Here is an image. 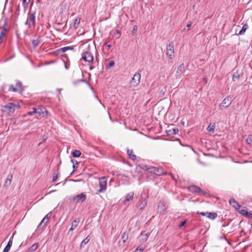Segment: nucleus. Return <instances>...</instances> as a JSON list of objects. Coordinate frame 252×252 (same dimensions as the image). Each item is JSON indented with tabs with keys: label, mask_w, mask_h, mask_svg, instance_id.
<instances>
[{
	"label": "nucleus",
	"mask_w": 252,
	"mask_h": 252,
	"mask_svg": "<svg viewBox=\"0 0 252 252\" xmlns=\"http://www.w3.org/2000/svg\"><path fill=\"white\" fill-rule=\"evenodd\" d=\"M1 88L2 91L4 93L7 92H19L21 93L23 90L22 83L20 81H17L15 86L12 84H5L2 85Z\"/></svg>",
	"instance_id": "obj_1"
},
{
	"label": "nucleus",
	"mask_w": 252,
	"mask_h": 252,
	"mask_svg": "<svg viewBox=\"0 0 252 252\" xmlns=\"http://www.w3.org/2000/svg\"><path fill=\"white\" fill-rule=\"evenodd\" d=\"M25 24L28 26V28H34L35 24V13H31L28 14L27 20Z\"/></svg>",
	"instance_id": "obj_2"
},
{
	"label": "nucleus",
	"mask_w": 252,
	"mask_h": 252,
	"mask_svg": "<svg viewBox=\"0 0 252 252\" xmlns=\"http://www.w3.org/2000/svg\"><path fill=\"white\" fill-rule=\"evenodd\" d=\"M17 107L16 104L9 102L2 107V111L8 114L13 113Z\"/></svg>",
	"instance_id": "obj_3"
},
{
	"label": "nucleus",
	"mask_w": 252,
	"mask_h": 252,
	"mask_svg": "<svg viewBox=\"0 0 252 252\" xmlns=\"http://www.w3.org/2000/svg\"><path fill=\"white\" fill-rule=\"evenodd\" d=\"M51 215V212H50L44 217V218L42 219V220L37 226L36 229L37 231L43 230V228L45 227L46 224L47 223L49 219H50Z\"/></svg>",
	"instance_id": "obj_4"
},
{
	"label": "nucleus",
	"mask_w": 252,
	"mask_h": 252,
	"mask_svg": "<svg viewBox=\"0 0 252 252\" xmlns=\"http://www.w3.org/2000/svg\"><path fill=\"white\" fill-rule=\"evenodd\" d=\"M189 189L190 192L197 193L199 195L203 196L206 194V192L202 190L199 187L195 185H191L189 187Z\"/></svg>",
	"instance_id": "obj_5"
},
{
	"label": "nucleus",
	"mask_w": 252,
	"mask_h": 252,
	"mask_svg": "<svg viewBox=\"0 0 252 252\" xmlns=\"http://www.w3.org/2000/svg\"><path fill=\"white\" fill-rule=\"evenodd\" d=\"M166 55L170 59H173L175 57L174 44L172 42H170L166 46Z\"/></svg>",
	"instance_id": "obj_6"
},
{
	"label": "nucleus",
	"mask_w": 252,
	"mask_h": 252,
	"mask_svg": "<svg viewBox=\"0 0 252 252\" xmlns=\"http://www.w3.org/2000/svg\"><path fill=\"white\" fill-rule=\"evenodd\" d=\"M82 59L85 62L89 63H93L94 62V56L89 51H86L82 54Z\"/></svg>",
	"instance_id": "obj_7"
},
{
	"label": "nucleus",
	"mask_w": 252,
	"mask_h": 252,
	"mask_svg": "<svg viewBox=\"0 0 252 252\" xmlns=\"http://www.w3.org/2000/svg\"><path fill=\"white\" fill-rule=\"evenodd\" d=\"M148 169L149 170V172H151V173L156 174L158 176H161L162 175L164 174L163 169L161 167H151L150 168H149Z\"/></svg>",
	"instance_id": "obj_8"
},
{
	"label": "nucleus",
	"mask_w": 252,
	"mask_h": 252,
	"mask_svg": "<svg viewBox=\"0 0 252 252\" xmlns=\"http://www.w3.org/2000/svg\"><path fill=\"white\" fill-rule=\"evenodd\" d=\"M140 79L141 74L139 72L136 73L130 81L131 86L133 87L138 86L140 82Z\"/></svg>",
	"instance_id": "obj_9"
},
{
	"label": "nucleus",
	"mask_w": 252,
	"mask_h": 252,
	"mask_svg": "<svg viewBox=\"0 0 252 252\" xmlns=\"http://www.w3.org/2000/svg\"><path fill=\"white\" fill-rule=\"evenodd\" d=\"M107 180L105 177H102L99 179V184L100 189L97 190V192L100 193L106 190Z\"/></svg>",
	"instance_id": "obj_10"
},
{
	"label": "nucleus",
	"mask_w": 252,
	"mask_h": 252,
	"mask_svg": "<svg viewBox=\"0 0 252 252\" xmlns=\"http://www.w3.org/2000/svg\"><path fill=\"white\" fill-rule=\"evenodd\" d=\"M33 112L38 115L39 116L44 117L47 114V111L44 108H33Z\"/></svg>",
	"instance_id": "obj_11"
},
{
	"label": "nucleus",
	"mask_w": 252,
	"mask_h": 252,
	"mask_svg": "<svg viewBox=\"0 0 252 252\" xmlns=\"http://www.w3.org/2000/svg\"><path fill=\"white\" fill-rule=\"evenodd\" d=\"M86 199V195L84 193H81L76 195L73 198V201L76 203L79 202H83Z\"/></svg>",
	"instance_id": "obj_12"
},
{
	"label": "nucleus",
	"mask_w": 252,
	"mask_h": 252,
	"mask_svg": "<svg viewBox=\"0 0 252 252\" xmlns=\"http://www.w3.org/2000/svg\"><path fill=\"white\" fill-rule=\"evenodd\" d=\"M13 176L11 174H9L7 176L5 182L3 185V188L4 189H8L10 187L11 184Z\"/></svg>",
	"instance_id": "obj_13"
},
{
	"label": "nucleus",
	"mask_w": 252,
	"mask_h": 252,
	"mask_svg": "<svg viewBox=\"0 0 252 252\" xmlns=\"http://www.w3.org/2000/svg\"><path fill=\"white\" fill-rule=\"evenodd\" d=\"M239 213L248 218L252 219V213L248 212L245 207H243L242 211H239Z\"/></svg>",
	"instance_id": "obj_14"
},
{
	"label": "nucleus",
	"mask_w": 252,
	"mask_h": 252,
	"mask_svg": "<svg viewBox=\"0 0 252 252\" xmlns=\"http://www.w3.org/2000/svg\"><path fill=\"white\" fill-rule=\"evenodd\" d=\"M229 203H230V205H231L236 210H238V209H240V208H241V206L234 199H231L229 200Z\"/></svg>",
	"instance_id": "obj_15"
},
{
	"label": "nucleus",
	"mask_w": 252,
	"mask_h": 252,
	"mask_svg": "<svg viewBox=\"0 0 252 252\" xmlns=\"http://www.w3.org/2000/svg\"><path fill=\"white\" fill-rule=\"evenodd\" d=\"M80 222V220L79 219H76V220H75L71 223V227L70 228L69 231H68V233L70 232V231H72L74 229H75L78 225V224Z\"/></svg>",
	"instance_id": "obj_16"
},
{
	"label": "nucleus",
	"mask_w": 252,
	"mask_h": 252,
	"mask_svg": "<svg viewBox=\"0 0 252 252\" xmlns=\"http://www.w3.org/2000/svg\"><path fill=\"white\" fill-rule=\"evenodd\" d=\"M231 103V99L230 97L228 96L225 97L221 102L222 106L224 107H228Z\"/></svg>",
	"instance_id": "obj_17"
},
{
	"label": "nucleus",
	"mask_w": 252,
	"mask_h": 252,
	"mask_svg": "<svg viewBox=\"0 0 252 252\" xmlns=\"http://www.w3.org/2000/svg\"><path fill=\"white\" fill-rule=\"evenodd\" d=\"M186 70L185 64L184 63H182L178 68L176 73L179 75H181L183 73L185 72Z\"/></svg>",
	"instance_id": "obj_18"
},
{
	"label": "nucleus",
	"mask_w": 252,
	"mask_h": 252,
	"mask_svg": "<svg viewBox=\"0 0 252 252\" xmlns=\"http://www.w3.org/2000/svg\"><path fill=\"white\" fill-rule=\"evenodd\" d=\"M158 211L159 213H163L166 210V207L163 202H160L158 207Z\"/></svg>",
	"instance_id": "obj_19"
},
{
	"label": "nucleus",
	"mask_w": 252,
	"mask_h": 252,
	"mask_svg": "<svg viewBox=\"0 0 252 252\" xmlns=\"http://www.w3.org/2000/svg\"><path fill=\"white\" fill-rule=\"evenodd\" d=\"M134 192H130L129 193H128L126 196V198L124 201V202L125 203H126L127 202L129 201L130 200H131L134 196Z\"/></svg>",
	"instance_id": "obj_20"
},
{
	"label": "nucleus",
	"mask_w": 252,
	"mask_h": 252,
	"mask_svg": "<svg viewBox=\"0 0 252 252\" xmlns=\"http://www.w3.org/2000/svg\"><path fill=\"white\" fill-rule=\"evenodd\" d=\"M127 155L129 156V158L132 160H135L136 158V156L133 154V151L132 150L128 149L127 151Z\"/></svg>",
	"instance_id": "obj_21"
},
{
	"label": "nucleus",
	"mask_w": 252,
	"mask_h": 252,
	"mask_svg": "<svg viewBox=\"0 0 252 252\" xmlns=\"http://www.w3.org/2000/svg\"><path fill=\"white\" fill-rule=\"evenodd\" d=\"M147 200L146 199H144L141 201L140 203L138 205V207L141 209H143L145 206L147 205Z\"/></svg>",
	"instance_id": "obj_22"
},
{
	"label": "nucleus",
	"mask_w": 252,
	"mask_h": 252,
	"mask_svg": "<svg viewBox=\"0 0 252 252\" xmlns=\"http://www.w3.org/2000/svg\"><path fill=\"white\" fill-rule=\"evenodd\" d=\"M12 241L10 239L9 240V241H8L7 245L4 248V250H3L2 252H8L9 251V250H10V248H11V247L12 246Z\"/></svg>",
	"instance_id": "obj_23"
},
{
	"label": "nucleus",
	"mask_w": 252,
	"mask_h": 252,
	"mask_svg": "<svg viewBox=\"0 0 252 252\" xmlns=\"http://www.w3.org/2000/svg\"><path fill=\"white\" fill-rule=\"evenodd\" d=\"M249 28V26L247 24H245L241 30L239 31L238 34L243 35L245 32Z\"/></svg>",
	"instance_id": "obj_24"
},
{
	"label": "nucleus",
	"mask_w": 252,
	"mask_h": 252,
	"mask_svg": "<svg viewBox=\"0 0 252 252\" xmlns=\"http://www.w3.org/2000/svg\"><path fill=\"white\" fill-rule=\"evenodd\" d=\"M234 71L232 79L234 81H235L239 79L240 75L237 70L236 71L234 70Z\"/></svg>",
	"instance_id": "obj_25"
},
{
	"label": "nucleus",
	"mask_w": 252,
	"mask_h": 252,
	"mask_svg": "<svg viewBox=\"0 0 252 252\" xmlns=\"http://www.w3.org/2000/svg\"><path fill=\"white\" fill-rule=\"evenodd\" d=\"M7 31H6V29L2 28L1 31L0 33V43H1L2 42V37H4Z\"/></svg>",
	"instance_id": "obj_26"
},
{
	"label": "nucleus",
	"mask_w": 252,
	"mask_h": 252,
	"mask_svg": "<svg viewBox=\"0 0 252 252\" xmlns=\"http://www.w3.org/2000/svg\"><path fill=\"white\" fill-rule=\"evenodd\" d=\"M179 132V130L177 128H173L171 129H170L168 131L167 134L168 135H176Z\"/></svg>",
	"instance_id": "obj_27"
},
{
	"label": "nucleus",
	"mask_w": 252,
	"mask_h": 252,
	"mask_svg": "<svg viewBox=\"0 0 252 252\" xmlns=\"http://www.w3.org/2000/svg\"><path fill=\"white\" fill-rule=\"evenodd\" d=\"M218 216V215L216 213L214 212H209V214L207 216V218L210 219L211 220H214L216 219Z\"/></svg>",
	"instance_id": "obj_28"
},
{
	"label": "nucleus",
	"mask_w": 252,
	"mask_h": 252,
	"mask_svg": "<svg viewBox=\"0 0 252 252\" xmlns=\"http://www.w3.org/2000/svg\"><path fill=\"white\" fill-rule=\"evenodd\" d=\"M38 247V244L37 243L33 244L29 249V251L31 252H34Z\"/></svg>",
	"instance_id": "obj_29"
},
{
	"label": "nucleus",
	"mask_w": 252,
	"mask_h": 252,
	"mask_svg": "<svg viewBox=\"0 0 252 252\" xmlns=\"http://www.w3.org/2000/svg\"><path fill=\"white\" fill-rule=\"evenodd\" d=\"M90 239L89 238V236H87L85 239H84L82 241V242L80 245V247L81 248L83 247L84 246V245L88 244V242L90 241Z\"/></svg>",
	"instance_id": "obj_30"
},
{
	"label": "nucleus",
	"mask_w": 252,
	"mask_h": 252,
	"mask_svg": "<svg viewBox=\"0 0 252 252\" xmlns=\"http://www.w3.org/2000/svg\"><path fill=\"white\" fill-rule=\"evenodd\" d=\"M72 155L74 157H79L81 155V152L79 150H76L72 153Z\"/></svg>",
	"instance_id": "obj_31"
},
{
	"label": "nucleus",
	"mask_w": 252,
	"mask_h": 252,
	"mask_svg": "<svg viewBox=\"0 0 252 252\" xmlns=\"http://www.w3.org/2000/svg\"><path fill=\"white\" fill-rule=\"evenodd\" d=\"M128 238V234L127 232H124L122 235V240L123 242H125Z\"/></svg>",
	"instance_id": "obj_32"
},
{
	"label": "nucleus",
	"mask_w": 252,
	"mask_h": 252,
	"mask_svg": "<svg viewBox=\"0 0 252 252\" xmlns=\"http://www.w3.org/2000/svg\"><path fill=\"white\" fill-rule=\"evenodd\" d=\"M6 29V31H7L8 28V19L7 18H5L3 20V24L2 25V28Z\"/></svg>",
	"instance_id": "obj_33"
},
{
	"label": "nucleus",
	"mask_w": 252,
	"mask_h": 252,
	"mask_svg": "<svg viewBox=\"0 0 252 252\" xmlns=\"http://www.w3.org/2000/svg\"><path fill=\"white\" fill-rule=\"evenodd\" d=\"M145 247L143 245H140L135 250V252H143Z\"/></svg>",
	"instance_id": "obj_34"
},
{
	"label": "nucleus",
	"mask_w": 252,
	"mask_h": 252,
	"mask_svg": "<svg viewBox=\"0 0 252 252\" xmlns=\"http://www.w3.org/2000/svg\"><path fill=\"white\" fill-rule=\"evenodd\" d=\"M80 23V19L76 18L74 22L73 26L75 29H77Z\"/></svg>",
	"instance_id": "obj_35"
},
{
	"label": "nucleus",
	"mask_w": 252,
	"mask_h": 252,
	"mask_svg": "<svg viewBox=\"0 0 252 252\" xmlns=\"http://www.w3.org/2000/svg\"><path fill=\"white\" fill-rule=\"evenodd\" d=\"M59 169H58L57 170L56 173V172L54 173V174L53 175V180H52L53 182L55 181L58 179L59 172Z\"/></svg>",
	"instance_id": "obj_36"
},
{
	"label": "nucleus",
	"mask_w": 252,
	"mask_h": 252,
	"mask_svg": "<svg viewBox=\"0 0 252 252\" xmlns=\"http://www.w3.org/2000/svg\"><path fill=\"white\" fill-rule=\"evenodd\" d=\"M39 40L38 39H35L32 40V43L34 48H36L39 44Z\"/></svg>",
	"instance_id": "obj_37"
},
{
	"label": "nucleus",
	"mask_w": 252,
	"mask_h": 252,
	"mask_svg": "<svg viewBox=\"0 0 252 252\" xmlns=\"http://www.w3.org/2000/svg\"><path fill=\"white\" fill-rule=\"evenodd\" d=\"M73 48L69 46L64 47L63 48H61L60 50H61L63 52H65L68 50H72Z\"/></svg>",
	"instance_id": "obj_38"
},
{
	"label": "nucleus",
	"mask_w": 252,
	"mask_h": 252,
	"mask_svg": "<svg viewBox=\"0 0 252 252\" xmlns=\"http://www.w3.org/2000/svg\"><path fill=\"white\" fill-rule=\"evenodd\" d=\"M214 128H215V126H214V125H211V124H210L207 127V130L209 132H214Z\"/></svg>",
	"instance_id": "obj_39"
},
{
	"label": "nucleus",
	"mask_w": 252,
	"mask_h": 252,
	"mask_svg": "<svg viewBox=\"0 0 252 252\" xmlns=\"http://www.w3.org/2000/svg\"><path fill=\"white\" fill-rule=\"evenodd\" d=\"M31 0H23V6L27 8Z\"/></svg>",
	"instance_id": "obj_40"
},
{
	"label": "nucleus",
	"mask_w": 252,
	"mask_h": 252,
	"mask_svg": "<svg viewBox=\"0 0 252 252\" xmlns=\"http://www.w3.org/2000/svg\"><path fill=\"white\" fill-rule=\"evenodd\" d=\"M247 142L249 144H252V135H249L248 136V138L247 139Z\"/></svg>",
	"instance_id": "obj_41"
},
{
	"label": "nucleus",
	"mask_w": 252,
	"mask_h": 252,
	"mask_svg": "<svg viewBox=\"0 0 252 252\" xmlns=\"http://www.w3.org/2000/svg\"><path fill=\"white\" fill-rule=\"evenodd\" d=\"M197 213L198 214L201 215L203 216H205V217H207L209 212H198Z\"/></svg>",
	"instance_id": "obj_42"
},
{
	"label": "nucleus",
	"mask_w": 252,
	"mask_h": 252,
	"mask_svg": "<svg viewBox=\"0 0 252 252\" xmlns=\"http://www.w3.org/2000/svg\"><path fill=\"white\" fill-rule=\"evenodd\" d=\"M115 64V63H114V61H111L109 63V64H108V67H113L114 65Z\"/></svg>",
	"instance_id": "obj_43"
},
{
	"label": "nucleus",
	"mask_w": 252,
	"mask_h": 252,
	"mask_svg": "<svg viewBox=\"0 0 252 252\" xmlns=\"http://www.w3.org/2000/svg\"><path fill=\"white\" fill-rule=\"evenodd\" d=\"M71 162L73 163V172L77 168V166L74 164L73 160L72 159Z\"/></svg>",
	"instance_id": "obj_44"
},
{
	"label": "nucleus",
	"mask_w": 252,
	"mask_h": 252,
	"mask_svg": "<svg viewBox=\"0 0 252 252\" xmlns=\"http://www.w3.org/2000/svg\"><path fill=\"white\" fill-rule=\"evenodd\" d=\"M186 223V220L182 221L181 224L179 225L180 228L183 227Z\"/></svg>",
	"instance_id": "obj_45"
},
{
	"label": "nucleus",
	"mask_w": 252,
	"mask_h": 252,
	"mask_svg": "<svg viewBox=\"0 0 252 252\" xmlns=\"http://www.w3.org/2000/svg\"><path fill=\"white\" fill-rule=\"evenodd\" d=\"M33 114H35V112H33V108H32V111H30L28 113V114L30 116L32 115Z\"/></svg>",
	"instance_id": "obj_46"
},
{
	"label": "nucleus",
	"mask_w": 252,
	"mask_h": 252,
	"mask_svg": "<svg viewBox=\"0 0 252 252\" xmlns=\"http://www.w3.org/2000/svg\"><path fill=\"white\" fill-rule=\"evenodd\" d=\"M240 27L239 26H238L237 27V28H236V30H235V34H236V35H239L238 33V32H239V31H239V28H240Z\"/></svg>",
	"instance_id": "obj_47"
},
{
	"label": "nucleus",
	"mask_w": 252,
	"mask_h": 252,
	"mask_svg": "<svg viewBox=\"0 0 252 252\" xmlns=\"http://www.w3.org/2000/svg\"><path fill=\"white\" fill-rule=\"evenodd\" d=\"M62 89H57L56 91L58 92V95L61 94V91H62Z\"/></svg>",
	"instance_id": "obj_48"
},
{
	"label": "nucleus",
	"mask_w": 252,
	"mask_h": 252,
	"mask_svg": "<svg viewBox=\"0 0 252 252\" xmlns=\"http://www.w3.org/2000/svg\"><path fill=\"white\" fill-rule=\"evenodd\" d=\"M191 25H192V23H188V24L187 25V27L188 28H189V27H191Z\"/></svg>",
	"instance_id": "obj_49"
},
{
	"label": "nucleus",
	"mask_w": 252,
	"mask_h": 252,
	"mask_svg": "<svg viewBox=\"0 0 252 252\" xmlns=\"http://www.w3.org/2000/svg\"><path fill=\"white\" fill-rule=\"evenodd\" d=\"M190 150H192V151H193L194 152H195V151H194L193 149L192 148H191V147L190 146H187Z\"/></svg>",
	"instance_id": "obj_50"
},
{
	"label": "nucleus",
	"mask_w": 252,
	"mask_h": 252,
	"mask_svg": "<svg viewBox=\"0 0 252 252\" xmlns=\"http://www.w3.org/2000/svg\"><path fill=\"white\" fill-rule=\"evenodd\" d=\"M116 34L120 35V32L118 30L115 31V34L116 35Z\"/></svg>",
	"instance_id": "obj_51"
},
{
	"label": "nucleus",
	"mask_w": 252,
	"mask_h": 252,
	"mask_svg": "<svg viewBox=\"0 0 252 252\" xmlns=\"http://www.w3.org/2000/svg\"><path fill=\"white\" fill-rule=\"evenodd\" d=\"M149 234H145V239L146 240H147V238H148V237H149Z\"/></svg>",
	"instance_id": "obj_52"
},
{
	"label": "nucleus",
	"mask_w": 252,
	"mask_h": 252,
	"mask_svg": "<svg viewBox=\"0 0 252 252\" xmlns=\"http://www.w3.org/2000/svg\"><path fill=\"white\" fill-rule=\"evenodd\" d=\"M107 46L108 49H110L111 47V45H110V44L107 45Z\"/></svg>",
	"instance_id": "obj_53"
},
{
	"label": "nucleus",
	"mask_w": 252,
	"mask_h": 252,
	"mask_svg": "<svg viewBox=\"0 0 252 252\" xmlns=\"http://www.w3.org/2000/svg\"><path fill=\"white\" fill-rule=\"evenodd\" d=\"M65 68L66 69H68V66L66 64H65Z\"/></svg>",
	"instance_id": "obj_54"
},
{
	"label": "nucleus",
	"mask_w": 252,
	"mask_h": 252,
	"mask_svg": "<svg viewBox=\"0 0 252 252\" xmlns=\"http://www.w3.org/2000/svg\"><path fill=\"white\" fill-rule=\"evenodd\" d=\"M242 209H243V207H241V208H240V209L237 210L239 212V211H242Z\"/></svg>",
	"instance_id": "obj_55"
},
{
	"label": "nucleus",
	"mask_w": 252,
	"mask_h": 252,
	"mask_svg": "<svg viewBox=\"0 0 252 252\" xmlns=\"http://www.w3.org/2000/svg\"><path fill=\"white\" fill-rule=\"evenodd\" d=\"M74 163H75V165H77L78 162L77 161H75V162H74Z\"/></svg>",
	"instance_id": "obj_56"
},
{
	"label": "nucleus",
	"mask_w": 252,
	"mask_h": 252,
	"mask_svg": "<svg viewBox=\"0 0 252 252\" xmlns=\"http://www.w3.org/2000/svg\"><path fill=\"white\" fill-rule=\"evenodd\" d=\"M19 7H20V6H19V5H18V7H17V10H19Z\"/></svg>",
	"instance_id": "obj_57"
},
{
	"label": "nucleus",
	"mask_w": 252,
	"mask_h": 252,
	"mask_svg": "<svg viewBox=\"0 0 252 252\" xmlns=\"http://www.w3.org/2000/svg\"><path fill=\"white\" fill-rule=\"evenodd\" d=\"M61 24H61V23H57V25H61Z\"/></svg>",
	"instance_id": "obj_58"
},
{
	"label": "nucleus",
	"mask_w": 252,
	"mask_h": 252,
	"mask_svg": "<svg viewBox=\"0 0 252 252\" xmlns=\"http://www.w3.org/2000/svg\"><path fill=\"white\" fill-rule=\"evenodd\" d=\"M220 155L219 156L218 158H220Z\"/></svg>",
	"instance_id": "obj_59"
},
{
	"label": "nucleus",
	"mask_w": 252,
	"mask_h": 252,
	"mask_svg": "<svg viewBox=\"0 0 252 252\" xmlns=\"http://www.w3.org/2000/svg\"><path fill=\"white\" fill-rule=\"evenodd\" d=\"M251 162H252V161H251Z\"/></svg>",
	"instance_id": "obj_60"
}]
</instances>
